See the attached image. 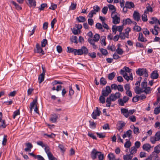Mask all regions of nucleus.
<instances>
[{"mask_svg": "<svg viewBox=\"0 0 160 160\" xmlns=\"http://www.w3.org/2000/svg\"><path fill=\"white\" fill-rule=\"evenodd\" d=\"M125 7L123 9L125 8L130 9L134 7L133 3L132 2H127L125 3Z\"/></svg>", "mask_w": 160, "mask_h": 160, "instance_id": "4be33fe9", "label": "nucleus"}, {"mask_svg": "<svg viewBox=\"0 0 160 160\" xmlns=\"http://www.w3.org/2000/svg\"><path fill=\"white\" fill-rule=\"evenodd\" d=\"M111 92L110 88L109 86H107L106 87L105 90H103L102 91V94L104 97L107 96Z\"/></svg>", "mask_w": 160, "mask_h": 160, "instance_id": "f8f14e48", "label": "nucleus"}, {"mask_svg": "<svg viewBox=\"0 0 160 160\" xmlns=\"http://www.w3.org/2000/svg\"><path fill=\"white\" fill-rule=\"evenodd\" d=\"M151 148V145L149 144L148 143L144 144L142 146L143 149L147 151L149 150Z\"/></svg>", "mask_w": 160, "mask_h": 160, "instance_id": "cd10ccee", "label": "nucleus"}, {"mask_svg": "<svg viewBox=\"0 0 160 160\" xmlns=\"http://www.w3.org/2000/svg\"><path fill=\"white\" fill-rule=\"evenodd\" d=\"M132 70L128 67L125 66L123 68V70L121 69L120 73L122 75L123 78L128 81L129 80L133 79L132 73L131 72Z\"/></svg>", "mask_w": 160, "mask_h": 160, "instance_id": "f257e3e1", "label": "nucleus"}, {"mask_svg": "<svg viewBox=\"0 0 160 160\" xmlns=\"http://www.w3.org/2000/svg\"><path fill=\"white\" fill-rule=\"evenodd\" d=\"M96 27L97 29L100 30L102 31H104V30L103 29L101 23H97L96 24Z\"/></svg>", "mask_w": 160, "mask_h": 160, "instance_id": "e433bc0d", "label": "nucleus"}, {"mask_svg": "<svg viewBox=\"0 0 160 160\" xmlns=\"http://www.w3.org/2000/svg\"><path fill=\"white\" fill-rule=\"evenodd\" d=\"M111 16L112 18V22L114 24L119 23L120 21L119 15L115 12H112Z\"/></svg>", "mask_w": 160, "mask_h": 160, "instance_id": "7ed1b4c3", "label": "nucleus"}, {"mask_svg": "<svg viewBox=\"0 0 160 160\" xmlns=\"http://www.w3.org/2000/svg\"><path fill=\"white\" fill-rule=\"evenodd\" d=\"M101 113V112L99 110L98 108L96 107V109L94 110L91 115L93 119H96L97 118V117L99 116Z\"/></svg>", "mask_w": 160, "mask_h": 160, "instance_id": "1a4fd4ad", "label": "nucleus"}, {"mask_svg": "<svg viewBox=\"0 0 160 160\" xmlns=\"http://www.w3.org/2000/svg\"><path fill=\"white\" fill-rule=\"evenodd\" d=\"M77 4L75 3H72L71 6H70V9L71 10H74L76 7Z\"/></svg>", "mask_w": 160, "mask_h": 160, "instance_id": "680f3d73", "label": "nucleus"}, {"mask_svg": "<svg viewBox=\"0 0 160 160\" xmlns=\"http://www.w3.org/2000/svg\"><path fill=\"white\" fill-rule=\"evenodd\" d=\"M36 49H34L35 53H41L42 55L44 54V52L38 43H37L36 46Z\"/></svg>", "mask_w": 160, "mask_h": 160, "instance_id": "9d476101", "label": "nucleus"}, {"mask_svg": "<svg viewBox=\"0 0 160 160\" xmlns=\"http://www.w3.org/2000/svg\"><path fill=\"white\" fill-rule=\"evenodd\" d=\"M104 97V96L102 95L100 96L99 98V100L100 102L102 103H104L105 102V99Z\"/></svg>", "mask_w": 160, "mask_h": 160, "instance_id": "052dcab7", "label": "nucleus"}, {"mask_svg": "<svg viewBox=\"0 0 160 160\" xmlns=\"http://www.w3.org/2000/svg\"><path fill=\"white\" fill-rule=\"evenodd\" d=\"M20 4H22L23 3L24 0H17ZM28 4L30 7L35 6L36 5V2L35 0H28Z\"/></svg>", "mask_w": 160, "mask_h": 160, "instance_id": "9b49d317", "label": "nucleus"}, {"mask_svg": "<svg viewBox=\"0 0 160 160\" xmlns=\"http://www.w3.org/2000/svg\"><path fill=\"white\" fill-rule=\"evenodd\" d=\"M121 113L126 117L128 118L129 116L128 114V110L124 108L121 109Z\"/></svg>", "mask_w": 160, "mask_h": 160, "instance_id": "412c9836", "label": "nucleus"}, {"mask_svg": "<svg viewBox=\"0 0 160 160\" xmlns=\"http://www.w3.org/2000/svg\"><path fill=\"white\" fill-rule=\"evenodd\" d=\"M142 91V89L141 88L140 89L138 86H136L135 88V92L137 94H140L142 92H144Z\"/></svg>", "mask_w": 160, "mask_h": 160, "instance_id": "c756f323", "label": "nucleus"}, {"mask_svg": "<svg viewBox=\"0 0 160 160\" xmlns=\"http://www.w3.org/2000/svg\"><path fill=\"white\" fill-rule=\"evenodd\" d=\"M49 160H57V159L53 155L51 152L47 155Z\"/></svg>", "mask_w": 160, "mask_h": 160, "instance_id": "c03bdc74", "label": "nucleus"}, {"mask_svg": "<svg viewBox=\"0 0 160 160\" xmlns=\"http://www.w3.org/2000/svg\"><path fill=\"white\" fill-rule=\"evenodd\" d=\"M96 12L95 11H91L88 15V17L90 18H92L93 17L94 15L96 14Z\"/></svg>", "mask_w": 160, "mask_h": 160, "instance_id": "864d4df0", "label": "nucleus"}, {"mask_svg": "<svg viewBox=\"0 0 160 160\" xmlns=\"http://www.w3.org/2000/svg\"><path fill=\"white\" fill-rule=\"evenodd\" d=\"M138 39V41L142 42H146L147 41L146 39L143 37V35L141 33H139Z\"/></svg>", "mask_w": 160, "mask_h": 160, "instance_id": "393cba45", "label": "nucleus"}, {"mask_svg": "<svg viewBox=\"0 0 160 160\" xmlns=\"http://www.w3.org/2000/svg\"><path fill=\"white\" fill-rule=\"evenodd\" d=\"M68 52L69 53H73L76 55H78V50L74 49L70 47H68Z\"/></svg>", "mask_w": 160, "mask_h": 160, "instance_id": "aec40b11", "label": "nucleus"}, {"mask_svg": "<svg viewBox=\"0 0 160 160\" xmlns=\"http://www.w3.org/2000/svg\"><path fill=\"white\" fill-rule=\"evenodd\" d=\"M121 96V94L119 92H116L115 94H112L108 97L112 101H115L117 98H119Z\"/></svg>", "mask_w": 160, "mask_h": 160, "instance_id": "0eeeda50", "label": "nucleus"}, {"mask_svg": "<svg viewBox=\"0 0 160 160\" xmlns=\"http://www.w3.org/2000/svg\"><path fill=\"white\" fill-rule=\"evenodd\" d=\"M117 30L120 33L122 32V31L123 28V25L120 26H116Z\"/></svg>", "mask_w": 160, "mask_h": 160, "instance_id": "3c124183", "label": "nucleus"}, {"mask_svg": "<svg viewBox=\"0 0 160 160\" xmlns=\"http://www.w3.org/2000/svg\"><path fill=\"white\" fill-rule=\"evenodd\" d=\"M137 150V149L135 147H131L130 154L133 155V154L136 152Z\"/></svg>", "mask_w": 160, "mask_h": 160, "instance_id": "ea45409f", "label": "nucleus"}, {"mask_svg": "<svg viewBox=\"0 0 160 160\" xmlns=\"http://www.w3.org/2000/svg\"><path fill=\"white\" fill-rule=\"evenodd\" d=\"M160 152V144L154 148V153H159Z\"/></svg>", "mask_w": 160, "mask_h": 160, "instance_id": "7c9ffc66", "label": "nucleus"}, {"mask_svg": "<svg viewBox=\"0 0 160 160\" xmlns=\"http://www.w3.org/2000/svg\"><path fill=\"white\" fill-rule=\"evenodd\" d=\"M108 157L109 160H115V157L114 154L112 153H109L108 154Z\"/></svg>", "mask_w": 160, "mask_h": 160, "instance_id": "473e14b6", "label": "nucleus"}, {"mask_svg": "<svg viewBox=\"0 0 160 160\" xmlns=\"http://www.w3.org/2000/svg\"><path fill=\"white\" fill-rule=\"evenodd\" d=\"M130 140H128L125 143L124 146L126 148H129L131 145V142L130 141Z\"/></svg>", "mask_w": 160, "mask_h": 160, "instance_id": "37998d69", "label": "nucleus"}, {"mask_svg": "<svg viewBox=\"0 0 160 160\" xmlns=\"http://www.w3.org/2000/svg\"><path fill=\"white\" fill-rule=\"evenodd\" d=\"M37 98L34 100L32 102H31L30 104V110L31 111H32L33 108L34 107V106H36V103L37 102Z\"/></svg>", "mask_w": 160, "mask_h": 160, "instance_id": "a878e982", "label": "nucleus"}, {"mask_svg": "<svg viewBox=\"0 0 160 160\" xmlns=\"http://www.w3.org/2000/svg\"><path fill=\"white\" fill-rule=\"evenodd\" d=\"M133 29L134 31L138 32H140L141 30V28L137 25H135V26L133 27Z\"/></svg>", "mask_w": 160, "mask_h": 160, "instance_id": "5fc2aeb1", "label": "nucleus"}, {"mask_svg": "<svg viewBox=\"0 0 160 160\" xmlns=\"http://www.w3.org/2000/svg\"><path fill=\"white\" fill-rule=\"evenodd\" d=\"M45 74H41L39 76V83H41L44 80Z\"/></svg>", "mask_w": 160, "mask_h": 160, "instance_id": "4c0bfd02", "label": "nucleus"}, {"mask_svg": "<svg viewBox=\"0 0 160 160\" xmlns=\"http://www.w3.org/2000/svg\"><path fill=\"white\" fill-rule=\"evenodd\" d=\"M124 134L122 135V138H124L126 137H128L129 138V140H130L132 138V131L130 130H129L127 131L126 132H124Z\"/></svg>", "mask_w": 160, "mask_h": 160, "instance_id": "4468645a", "label": "nucleus"}, {"mask_svg": "<svg viewBox=\"0 0 160 160\" xmlns=\"http://www.w3.org/2000/svg\"><path fill=\"white\" fill-rule=\"evenodd\" d=\"M26 145L27 147V148H25L24 149L25 151H30L33 147L32 145L30 143H26Z\"/></svg>", "mask_w": 160, "mask_h": 160, "instance_id": "c85d7f7f", "label": "nucleus"}, {"mask_svg": "<svg viewBox=\"0 0 160 160\" xmlns=\"http://www.w3.org/2000/svg\"><path fill=\"white\" fill-rule=\"evenodd\" d=\"M20 114L19 110L18 109L14 112L13 115V118H15L16 116Z\"/></svg>", "mask_w": 160, "mask_h": 160, "instance_id": "0e129e2a", "label": "nucleus"}, {"mask_svg": "<svg viewBox=\"0 0 160 160\" xmlns=\"http://www.w3.org/2000/svg\"><path fill=\"white\" fill-rule=\"evenodd\" d=\"M131 31V29L129 28H128L125 29V32H124L120 33L119 36L121 39L124 40L126 38H129V33Z\"/></svg>", "mask_w": 160, "mask_h": 160, "instance_id": "20e7f679", "label": "nucleus"}, {"mask_svg": "<svg viewBox=\"0 0 160 160\" xmlns=\"http://www.w3.org/2000/svg\"><path fill=\"white\" fill-rule=\"evenodd\" d=\"M150 31L153 34L157 35H158V32L160 31V28L158 26L155 25L154 27V28L150 29Z\"/></svg>", "mask_w": 160, "mask_h": 160, "instance_id": "ddd939ff", "label": "nucleus"}, {"mask_svg": "<svg viewBox=\"0 0 160 160\" xmlns=\"http://www.w3.org/2000/svg\"><path fill=\"white\" fill-rule=\"evenodd\" d=\"M2 113L0 112V128H3L6 127L7 124L5 122V120L2 119Z\"/></svg>", "mask_w": 160, "mask_h": 160, "instance_id": "dca6fc26", "label": "nucleus"}, {"mask_svg": "<svg viewBox=\"0 0 160 160\" xmlns=\"http://www.w3.org/2000/svg\"><path fill=\"white\" fill-rule=\"evenodd\" d=\"M106 37L105 36H102L100 39V42L102 45L106 46V43L105 41Z\"/></svg>", "mask_w": 160, "mask_h": 160, "instance_id": "2f4dec72", "label": "nucleus"}, {"mask_svg": "<svg viewBox=\"0 0 160 160\" xmlns=\"http://www.w3.org/2000/svg\"><path fill=\"white\" fill-rule=\"evenodd\" d=\"M133 127V132L136 134H138L139 133V129L138 127H136L134 126Z\"/></svg>", "mask_w": 160, "mask_h": 160, "instance_id": "bf43d9fd", "label": "nucleus"}, {"mask_svg": "<svg viewBox=\"0 0 160 160\" xmlns=\"http://www.w3.org/2000/svg\"><path fill=\"white\" fill-rule=\"evenodd\" d=\"M159 76L158 71L156 70L153 71L151 75V77L153 79H156L158 78Z\"/></svg>", "mask_w": 160, "mask_h": 160, "instance_id": "6ab92c4d", "label": "nucleus"}, {"mask_svg": "<svg viewBox=\"0 0 160 160\" xmlns=\"http://www.w3.org/2000/svg\"><path fill=\"white\" fill-rule=\"evenodd\" d=\"M37 143L38 145L41 146L42 148L44 147L47 145L44 144L42 141H41L37 142Z\"/></svg>", "mask_w": 160, "mask_h": 160, "instance_id": "13d9d810", "label": "nucleus"}, {"mask_svg": "<svg viewBox=\"0 0 160 160\" xmlns=\"http://www.w3.org/2000/svg\"><path fill=\"white\" fill-rule=\"evenodd\" d=\"M100 51L102 53L103 55H106L108 53V52L106 49L103 48H101L100 49Z\"/></svg>", "mask_w": 160, "mask_h": 160, "instance_id": "6e6d98bb", "label": "nucleus"}, {"mask_svg": "<svg viewBox=\"0 0 160 160\" xmlns=\"http://www.w3.org/2000/svg\"><path fill=\"white\" fill-rule=\"evenodd\" d=\"M116 52L118 54L120 55H122L123 52V50L122 49L119 48H118L116 50Z\"/></svg>", "mask_w": 160, "mask_h": 160, "instance_id": "8fccbe9b", "label": "nucleus"}, {"mask_svg": "<svg viewBox=\"0 0 160 160\" xmlns=\"http://www.w3.org/2000/svg\"><path fill=\"white\" fill-rule=\"evenodd\" d=\"M100 82L101 85H105L107 83V81L104 78L102 77L100 79Z\"/></svg>", "mask_w": 160, "mask_h": 160, "instance_id": "a18cd8bd", "label": "nucleus"}, {"mask_svg": "<svg viewBox=\"0 0 160 160\" xmlns=\"http://www.w3.org/2000/svg\"><path fill=\"white\" fill-rule=\"evenodd\" d=\"M116 75V73L113 72L109 73L108 75V79L109 80H112L115 77Z\"/></svg>", "mask_w": 160, "mask_h": 160, "instance_id": "c9c22d12", "label": "nucleus"}, {"mask_svg": "<svg viewBox=\"0 0 160 160\" xmlns=\"http://www.w3.org/2000/svg\"><path fill=\"white\" fill-rule=\"evenodd\" d=\"M126 123L123 122H119L117 124V129L119 131L122 130V128L125 126Z\"/></svg>", "mask_w": 160, "mask_h": 160, "instance_id": "f3484780", "label": "nucleus"}, {"mask_svg": "<svg viewBox=\"0 0 160 160\" xmlns=\"http://www.w3.org/2000/svg\"><path fill=\"white\" fill-rule=\"evenodd\" d=\"M129 98L127 96H124L122 98H119L118 100V103L119 105L123 106L124 104L126 103L129 100Z\"/></svg>", "mask_w": 160, "mask_h": 160, "instance_id": "423d86ee", "label": "nucleus"}, {"mask_svg": "<svg viewBox=\"0 0 160 160\" xmlns=\"http://www.w3.org/2000/svg\"><path fill=\"white\" fill-rule=\"evenodd\" d=\"M142 30L143 33L145 35H149L150 32L147 28H144Z\"/></svg>", "mask_w": 160, "mask_h": 160, "instance_id": "4d7b16f0", "label": "nucleus"}, {"mask_svg": "<svg viewBox=\"0 0 160 160\" xmlns=\"http://www.w3.org/2000/svg\"><path fill=\"white\" fill-rule=\"evenodd\" d=\"M76 19L79 22H84L86 20L85 18L82 16H79V17H77L76 18Z\"/></svg>", "mask_w": 160, "mask_h": 160, "instance_id": "72a5a7b5", "label": "nucleus"}, {"mask_svg": "<svg viewBox=\"0 0 160 160\" xmlns=\"http://www.w3.org/2000/svg\"><path fill=\"white\" fill-rule=\"evenodd\" d=\"M133 157V155H131L129 154L124 155L123 156V159L124 160H132Z\"/></svg>", "mask_w": 160, "mask_h": 160, "instance_id": "bb28decb", "label": "nucleus"}, {"mask_svg": "<svg viewBox=\"0 0 160 160\" xmlns=\"http://www.w3.org/2000/svg\"><path fill=\"white\" fill-rule=\"evenodd\" d=\"M11 3H12L15 6L16 8L18 10H21L22 9L21 7L18 4L15 2L12 1Z\"/></svg>", "mask_w": 160, "mask_h": 160, "instance_id": "f704fd0d", "label": "nucleus"}, {"mask_svg": "<svg viewBox=\"0 0 160 160\" xmlns=\"http://www.w3.org/2000/svg\"><path fill=\"white\" fill-rule=\"evenodd\" d=\"M77 38L76 36H72V38H70L71 41L75 43H77Z\"/></svg>", "mask_w": 160, "mask_h": 160, "instance_id": "338daca9", "label": "nucleus"}, {"mask_svg": "<svg viewBox=\"0 0 160 160\" xmlns=\"http://www.w3.org/2000/svg\"><path fill=\"white\" fill-rule=\"evenodd\" d=\"M133 17L134 19L137 21H138L140 19L139 14L138 12H134L133 14Z\"/></svg>", "mask_w": 160, "mask_h": 160, "instance_id": "b1692460", "label": "nucleus"}, {"mask_svg": "<svg viewBox=\"0 0 160 160\" xmlns=\"http://www.w3.org/2000/svg\"><path fill=\"white\" fill-rule=\"evenodd\" d=\"M88 42L92 45V48L94 49H96L97 47L95 44V42H96L93 39L91 38H89L88 39Z\"/></svg>", "mask_w": 160, "mask_h": 160, "instance_id": "5701e85b", "label": "nucleus"}, {"mask_svg": "<svg viewBox=\"0 0 160 160\" xmlns=\"http://www.w3.org/2000/svg\"><path fill=\"white\" fill-rule=\"evenodd\" d=\"M90 127L91 128H95L96 127V124L93 121H89Z\"/></svg>", "mask_w": 160, "mask_h": 160, "instance_id": "09e8293b", "label": "nucleus"}, {"mask_svg": "<svg viewBox=\"0 0 160 160\" xmlns=\"http://www.w3.org/2000/svg\"><path fill=\"white\" fill-rule=\"evenodd\" d=\"M160 112V107L155 108L154 110V113L156 114H158Z\"/></svg>", "mask_w": 160, "mask_h": 160, "instance_id": "774afa93", "label": "nucleus"}, {"mask_svg": "<svg viewBox=\"0 0 160 160\" xmlns=\"http://www.w3.org/2000/svg\"><path fill=\"white\" fill-rule=\"evenodd\" d=\"M146 11H144L143 14L142 16V19L144 22H146L148 20L147 17V16Z\"/></svg>", "mask_w": 160, "mask_h": 160, "instance_id": "79ce46f5", "label": "nucleus"}, {"mask_svg": "<svg viewBox=\"0 0 160 160\" xmlns=\"http://www.w3.org/2000/svg\"><path fill=\"white\" fill-rule=\"evenodd\" d=\"M88 50L87 48L85 46H83L81 49H78V55L87 54L88 53Z\"/></svg>", "mask_w": 160, "mask_h": 160, "instance_id": "6e6552de", "label": "nucleus"}, {"mask_svg": "<svg viewBox=\"0 0 160 160\" xmlns=\"http://www.w3.org/2000/svg\"><path fill=\"white\" fill-rule=\"evenodd\" d=\"M99 153H100V152L97 151L95 149H93L91 153V156L92 159L93 160L96 159L97 156H98Z\"/></svg>", "mask_w": 160, "mask_h": 160, "instance_id": "2eb2a0df", "label": "nucleus"}, {"mask_svg": "<svg viewBox=\"0 0 160 160\" xmlns=\"http://www.w3.org/2000/svg\"><path fill=\"white\" fill-rule=\"evenodd\" d=\"M98 156L99 160H103L104 158V155L102 154L101 152H100V153H99Z\"/></svg>", "mask_w": 160, "mask_h": 160, "instance_id": "e2e57ef3", "label": "nucleus"}, {"mask_svg": "<svg viewBox=\"0 0 160 160\" xmlns=\"http://www.w3.org/2000/svg\"><path fill=\"white\" fill-rule=\"evenodd\" d=\"M112 101L108 98H107L106 102L107 103L106 106L107 107H110L111 106V102Z\"/></svg>", "mask_w": 160, "mask_h": 160, "instance_id": "69168bd1", "label": "nucleus"}, {"mask_svg": "<svg viewBox=\"0 0 160 160\" xmlns=\"http://www.w3.org/2000/svg\"><path fill=\"white\" fill-rule=\"evenodd\" d=\"M136 73L139 76L144 75V76L146 77H147L148 76V74L146 69L139 68L136 71Z\"/></svg>", "mask_w": 160, "mask_h": 160, "instance_id": "39448f33", "label": "nucleus"}, {"mask_svg": "<svg viewBox=\"0 0 160 160\" xmlns=\"http://www.w3.org/2000/svg\"><path fill=\"white\" fill-rule=\"evenodd\" d=\"M48 43V41L46 39H43L41 42V45L42 47H44Z\"/></svg>", "mask_w": 160, "mask_h": 160, "instance_id": "a19ab883", "label": "nucleus"}, {"mask_svg": "<svg viewBox=\"0 0 160 160\" xmlns=\"http://www.w3.org/2000/svg\"><path fill=\"white\" fill-rule=\"evenodd\" d=\"M100 38V35L98 34H95L93 37V39L96 42H98Z\"/></svg>", "mask_w": 160, "mask_h": 160, "instance_id": "49530a36", "label": "nucleus"}, {"mask_svg": "<svg viewBox=\"0 0 160 160\" xmlns=\"http://www.w3.org/2000/svg\"><path fill=\"white\" fill-rule=\"evenodd\" d=\"M58 147L61 150V151L62 152H64L65 150V147L62 144L58 145Z\"/></svg>", "mask_w": 160, "mask_h": 160, "instance_id": "603ef678", "label": "nucleus"}, {"mask_svg": "<svg viewBox=\"0 0 160 160\" xmlns=\"http://www.w3.org/2000/svg\"><path fill=\"white\" fill-rule=\"evenodd\" d=\"M58 118L57 115L55 114H53L51 115L50 121L53 123H56Z\"/></svg>", "mask_w": 160, "mask_h": 160, "instance_id": "a211bd4d", "label": "nucleus"}, {"mask_svg": "<svg viewBox=\"0 0 160 160\" xmlns=\"http://www.w3.org/2000/svg\"><path fill=\"white\" fill-rule=\"evenodd\" d=\"M141 88L142 90V92H143L146 94L151 93L152 89L150 87H147V80L146 78H145L143 81L142 82Z\"/></svg>", "mask_w": 160, "mask_h": 160, "instance_id": "f03ea898", "label": "nucleus"}, {"mask_svg": "<svg viewBox=\"0 0 160 160\" xmlns=\"http://www.w3.org/2000/svg\"><path fill=\"white\" fill-rule=\"evenodd\" d=\"M154 137L157 141L160 140V131L157 132L155 135Z\"/></svg>", "mask_w": 160, "mask_h": 160, "instance_id": "58836bf2", "label": "nucleus"}, {"mask_svg": "<svg viewBox=\"0 0 160 160\" xmlns=\"http://www.w3.org/2000/svg\"><path fill=\"white\" fill-rule=\"evenodd\" d=\"M45 151L47 155L51 153L49 147L47 145L45 147Z\"/></svg>", "mask_w": 160, "mask_h": 160, "instance_id": "de8ad7c7", "label": "nucleus"}]
</instances>
